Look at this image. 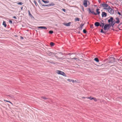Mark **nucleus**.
Instances as JSON below:
<instances>
[{
  "mask_svg": "<svg viewBox=\"0 0 122 122\" xmlns=\"http://www.w3.org/2000/svg\"><path fill=\"white\" fill-rule=\"evenodd\" d=\"M84 24H81L80 25V27L81 28V29H82V27L83 26Z\"/></svg>",
  "mask_w": 122,
  "mask_h": 122,
  "instance_id": "2f4dec72",
  "label": "nucleus"
},
{
  "mask_svg": "<svg viewBox=\"0 0 122 122\" xmlns=\"http://www.w3.org/2000/svg\"><path fill=\"white\" fill-rule=\"evenodd\" d=\"M13 18L15 19H16L17 18L15 16H14L13 17Z\"/></svg>",
  "mask_w": 122,
  "mask_h": 122,
  "instance_id": "4c0bfd02",
  "label": "nucleus"
},
{
  "mask_svg": "<svg viewBox=\"0 0 122 122\" xmlns=\"http://www.w3.org/2000/svg\"><path fill=\"white\" fill-rule=\"evenodd\" d=\"M71 23V22H69L68 23H64L63 24L64 25L66 26H69L70 25V24Z\"/></svg>",
  "mask_w": 122,
  "mask_h": 122,
  "instance_id": "9d476101",
  "label": "nucleus"
},
{
  "mask_svg": "<svg viewBox=\"0 0 122 122\" xmlns=\"http://www.w3.org/2000/svg\"><path fill=\"white\" fill-rule=\"evenodd\" d=\"M82 10H83V11H84V8H83V6H82Z\"/></svg>",
  "mask_w": 122,
  "mask_h": 122,
  "instance_id": "58836bf2",
  "label": "nucleus"
},
{
  "mask_svg": "<svg viewBox=\"0 0 122 122\" xmlns=\"http://www.w3.org/2000/svg\"><path fill=\"white\" fill-rule=\"evenodd\" d=\"M37 28H39L43 29H46L47 28L45 26H38L37 27Z\"/></svg>",
  "mask_w": 122,
  "mask_h": 122,
  "instance_id": "ddd939ff",
  "label": "nucleus"
},
{
  "mask_svg": "<svg viewBox=\"0 0 122 122\" xmlns=\"http://www.w3.org/2000/svg\"><path fill=\"white\" fill-rule=\"evenodd\" d=\"M42 1L43 2V1H44V0H42Z\"/></svg>",
  "mask_w": 122,
  "mask_h": 122,
  "instance_id": "de8ad7c7",
  "label": "nucleus"
},
{
  "mask_svg": "<svg viewBox=\"0 0 122 122\" xmlns=\"http://www.w3.org/2000/svg\"><path fill=\"white\" fill-rule=\"evenodd\" d=\"M72 59H75V60H76V61H78L79 60V59H78L77 58H72Z\"/></svg>",
  "mask_w": 122,
  "mask_h": 122,
  "instance_id": "c756f323",
  "label": "nucleus"
},
{
  "mask_svg": "<svg viewBox=\"0 0 122 122\" xmlns=\"http://www.w3.org/2000/svg\"><path fill=\"white\" fill-rule=\"evenodd\" d=\"M94 61H95L96 62H98L99 61V60L98 58L97 57L95 58H94Z\"/></svg>",
  "mask_w": 122,
  "mask_h": 122,
  "instance_id": "f3484780",
  "label": "nucleus"
},
{
  "mask_svg": "<svg viewBox=\"0 0 122 122\" xmlns=\"http://www.w3.org/2000/svg\"><path fill=\"white\" fill-rule=\"evenodd\" d=\"M49 33L51 34H52L53 33V31L52 30H50L49 31Z\"/></svg>",
  "mask_w": 122,
  "mask_h": 122,
  "instance_id": "c85d7f7f",
  "label": "nucleus"
},
{
  "mask_svg": "<svg viewBox=\"0 0 122 122\" xmlns=\"http://www.w3.org/2000/svg\"><path fill=\"white\" fill-rule=\"evenodd\" d=\"M102 16H105V17H106L107 16V14L104 12H103L102 13Z\"/></svg>",
  "mask_w": 122,
  "mask_h": 122,
  "instance_id": "2eb2a0df",
  "label": "nucleus"
},
{
  "mask_svg": "<svg viewBox=\"0 0 122 122\" xmlns=\"http://www.w3.org/2000/svg\"><path fill=\"white\" fill-rule=\"evenodd\" d=\"M99 9H97L96 10V11L97 13V14H99L100 13V12L99 11Z\"/></svg>",
  "mask_w": 122,
  "mask_h": 122,
  "instance_id": "4be33fe9",
  "label": "nucleus"
},
{
  "mask_svg": "<svg viewBox=\"0 0 122 122\" xmlns=\"http://www.w3.org/2000/svg\"><path fill=\"white\" fill-rule=\"evenodd\" d=\"M89 13H91L94 14L95 15H97V13H95L94 12V11H93V10H91L89 8Z\"/></svg>",
  "mask_w": 122,
  "mask_h": 122,
  "instance_id": "6e6552de",
  "label": "nucleus"
},
{
  "mask_svg": "<svg viewBox=\"0 0 122 122\" xmlns=\"http://www.w3.org/2000/svg\"><path fill=\"white\" fill-rule=\"evenodd\" d=\"M9 22L11 24L12 23V21L10 20H9Z\"/></svg>",
  "mask_w": 122,
  "mask_h": 122,
  "instance_id": "c9c22d12",
  "label": "nucleus"
},
{
  "mask_svg": "<svg viewBox=\"0 0 122 122\" xmlns=\"http://www.w3.org/2000/svg\"><path fill=\"white\" fill-rule=\"evenodd\" d=\"M102 6L103 7H104L103 8L104 9L107 10V8L109 7V5L107 4H102Z\"/></svg>",
  "mask_w": 122,
  "mask_h": 122,
  "instance_id": "423d86ee",
  "label": "nucleus"
},
{
  "mask_svg": "<svg viewBox=\"0 0 122 122\" xmlns=\"http://www.w3.org/2000/svg\"><path fill=\"white\" fill-rule=\"evenodd\" d=\"M94 100V101L95 102H97V99H96L95 98H93V99Z\"/></svg>",
  "mask_w": 122,
  "mask_h": 122,
  "instance_id": "cd10ccee",
  "label": "nucleus"
},
{
  "mask_svg": "<svg viewBox=\"0 0 122 122\" xmlns=\"http://www.w3.org/2000/svg\"><path fill=\"white\" fill-rule=\"evenodd\" d=\"M93 97H92L91 96H90L89 97H87L86 98L89 99H90V100H93Z\"/></svg>",
  "mask_w": 122,
  "mask_h": 122,
  "instance_id": "aec40b11",
  "label": "nucleus"
},
{
  "mask_svg": "<svg viewBox=\"0 0 122 122\" xmlns=\"http://www.w3.org/2000/svg\"><path fill=\"white\" fill-rule=\"evenodd\" d=\"M87 97H82V98H84V99L86 98Z\"/></svg>",
  "mask_w": 122,
  "mask_h": 122,
  "instance_id": "e433bc0d",
  "label": "nucleus"
},
{
  "mask_svg": "<svg viewBox=\"0 0 122 122\" xmlns=\"http://www.w3.org/2000/svg\"><path fill=\"white\" fill-rule=\"evenodd\" d=\"M28 12H29V15H30V16H32V15L31 14V13H30V11H28Z\"/></svg>",
  "mask_w": 122,
  "mask_h": 122,
  "instance_id": "7c9ffc66",
  "label": "nucleus"
},
{
  "mask_svg": "<svg viewBox=\"0 0 122 122\" xmlns=\"http://www.w3.org/2000/svg\"><path fill=\"white\" fill-rule=\"evenodd\" d=\"M41 98H42V99H47V98H46L45 97H43V96L41 97Z\"/></svg>",
  "mask_w": 122,
  "mask_h": 122,
  "instance_id": "bb28decb",
  "label": "nucleus"
},
{
  "mask_svg": "<svg viewBox=\"0 0 122 122\" xmlns=\"http://www.w3.org/2000/svg\"><path fill=\"white\" fill-rule=\"evenodd\" d=\"M54 43L52 42H51L50 43V45L51 46H54Z\"/></svg>",
  "mask_w": 122,
  "mask_h": 122,
  "instance_id": "393cba45",
  "label": "nucleus"
},
{
  "mask_svg": "<svg viewBox=\"0 0 122 122\" xmlns=\"http://www.w3.org/2000/svg\"><path fill=\"white\" fill-rule=\"evenodd\" d=\"M80 20L79 18H76L75 19V21H79Z\"/></svg>",
  "mask_w": 122,
  "mask_h": 122,
  "instance_id": "6ab92c4d",
  "label": "nucleus"
},
{
  "mask_svg": "<svg viewBox=\"0 0 122 122\" xmlns=\"http://www.w3.org/2000/svg\"><path fill=\"white\" fill-rule=\"evenodd\" d=\"M67 80L70 82H71L72 81V80L70 79H67Z\"/></svg>",
  "mask_w": 122,
  "mask_h": 122,
  "instance_id": "473e14b6",
  "label": "nucleus"
},
{
  "mask_svg": "<svg viewBox=\"0 0 122 122\" xmlns=\"http://www.w3.org/2000/svg\"><path fill=\"white\" fill-rule=\"evenodd\" d=\"M55 5L53 3H51L50 4H48V5H46V6H48L51 5Z\"/></svg>",
  "mask_w": 122,
  "mask_h": 122,
  "instance_id": "4468645a",
  "label": "nucleus"
},
{
  "mask_svg": "<svg viewBox=\"0 0 122 122\" xmlns=\"http://www.w3.org/2000/svg\"><path fill=\"white\" fill-rule=\"evenodd\" d=\"M38 0V2H40V0Z\"/></svg>",
  "mask_w": 122,
  "mask_h": 122,
  "instance_id": "a18cd8bd",
  "label": "nucleus"
},
{
  "mask_svg": "<svg viewBox=\"0 0 122 122\" xmlns=\"http://www.w3.org/2000/svg\"><path fill=\"white\" fill-rule=\"evenodd\" d=\"M115 58L113 57H112L110 58L109 59V62L110 63H112L114 61Z\"/></svg>",
  "mask_w": 122,
  "mask_h": 122,
  "instance_id": "0eeeda50",
  "label": "nucleus"
},
{
  "mask_svg": "<svg viewBox=\"0 0 122 122\" xmlns=\"http://www.w3.org/2000/svg\"><path fill=\"white\" fill-rule=\"evenodd\" d=\"M83 32L84 33H86V30L84 29L83 30Z\"/></svg>",
  "mask_w": 122,
  "mask_h": 122,
  "instance_id": "f704fd0d",
  "label": "nucleus"
},
{
  "mask_svg": "<svg viewBox=\"0 0 122 122\" xmlns=\"http://www.w3.org/2000/svg\"><path fill=\"white\" fill-rule=\"evenodd\" d=\"M22 8H23V7H21V9H22Z\"/></svg>",
  "mask_w": 122,
  "mask_h": 122,
  "instance_id": "09e8293b",
  "label": "nucleus"
},
{
  "mask_svg": "<svg viewBox=\"0 0 122 122\" xmlns=\"http://www.w3.org/2000/svg\"><path fill=\"white\" fill-rule=\"evenodd\" d=\"M42 6H46V5H42Z\"/></svg>",
  "mask_w": 122,
  "mask_h": 122,
  "instance_id": "37998d69",
  "label": "nucleus"
},
{
  "mask_svg": "<svg viewBox=\"0 0 122 122\" xmlns=\"http://www.w3.org/2000/svg\"><path fill=\"white\" fill-rule=\"evenodd\" d=\"M100 26L101 27H103L104 26V22L103 21H102L100 23Z\"/></svg>",
  "mask_w": 122,
  "mask_h": 122,
  "instance_id": "1a4fd4ad",
  "label": "nucleus"
},
{
  "mask_svg": "<svg viewBox=\"0 0 122 122\" xmlns=\"http://www.w3.org/2000/svg\"><path fill=\"white\" fill-rule=\"evenodd\" d=\"M101 32L102 33H105V32H104L103 30L102 29H101Z\"/></svg>",
  "mask_w": 122,
  "mask_h": 122,
  "instance_id": "72a5a7b5",
  "label": "nucleus"
},
{
  "mask_svg": "<svg viewBox=\"0 0 122 122\" xmlns=\"http://www.w3.org/2000/svg\"><path fill=\"white\" fill-rule=\"evenodd\" d=\"M56 73L58 74H60L65 77L66 76V75L65 74L64 72L61 71L57 70L56 71Z\"/></svg>",
  "mask_w": 122,
  "mask_h": 122,
  "instance_id": "f257e3e1",
  "label": "nucleus"
},
{
  "mask_svg": "<svg viewBox=\"0 0 122 122\" xmlns=\"http://www.w3.org/2000/svg\"><path fill=\"white\" fill-rule=\"evenodd\" d=\"M62 10H63L65 12V9H62Z\"/></svg>",
  "mask_w": 122,
  "mask_h": 122,
  "instance_id": "79ce46f5",
  "label": "nucleus"
},
{
  "mask_svg": "<svg viewBox=\"0 0 122 122\" xmlns=\"http://www.w3.org/2000/svg\"><path fill=\"white\" fill-rule=\"evenodd\" d=\"M3 25H4V26L5 27H6L7 26V25L6 24V22L5 21H4L3 23Z\"/></svg>",
  "mask_w": 122,
  "mask_h": 122,
  "instance_id": "a211bd4d",
  "label": "nucleus"
},
{
  "mask_svg": "<svg viewBox=\"0 0 122 122\" xmlns=\"http://www.w3.org/2000/svg\"><path fill=\"white\" fill-rule=\"evenodd\" d=\"M91 28H93V25H91Z\"/></svg>",
  "mask_w": 122,
  "mask_h": 122,
  "instance_id": "ea45409f",
  "label": "nucleus"
},
{
  "mask_svg": "<svg viewBox=\"0 0 122 122\" xmlns=\"http://www.w3.org/2000/svg\"><path fill=\"white\" fill-rule=\"evenodd\" d=\"M115 19L116 20V21L115 22H115V23L117 24L119 23L120 22V21L119 18L118 17H117Z\"/></svg>",
  "mask_w": 122,
  "mask_h": 122,
  "instance_id": "f8f14e48",
  "label": "nucleus"
},
{
  "mask_svg": "<svg viewBox=\"0 0 122 122\" xmlns=\"http://www.w3.org/2000/svg\"><path fill=\"white\" fill-rule=\"evenodd\" d=\"M109 27L110 25L108 24H106L104 26L103 29L104 30H108V29H109Z\"/></svg>",
  "mask_w": 122,
  "mask_h": 122,
  "instance_id": "20e7f679",
  "label": "nucleus"
},
{
  "mask_svg": "<svg viewBox=\"0 0 122 122\" xmlns=\"http://www.w3.org/2000/svg\"><path fill=\"white\" fill-rule=\"evenodd\" d=\"M89 2L87 0H84L83 2V5L85 7H86L87 6V2Z\"/></svg>",
  "mask_w": 122,
  "mask_h": 122,
  "instance_id": "39448f33",
  "label": "nucleus"
},
{
  "mask_svg": "<svg viewBox=\"0 0 122 122\" xmlns=\"http://www.w3.org/2000/svg\"><path fill=\"white\" fill-rule=\"evenodd\" d=\"M48 55L50 56H53L54 55V53L52 52H49L48 53Z\"/></svg>",
  "mask_w": 122,
  "mask_h": 122,
  "instance_id": "9b49d317",
  "label": "nucleus"
},
{
  "mask_svg": "<svg viewBox=\"0 0 122 122\" xmlns=\"http://www.w3.org/2000/svg\"><path fill=\"white\" fill-rule=\"evenodd\" d=\"M21 39H23V37H21Z\"/></svg>",
  "mask_w": 122,
  "mask_h": 122,
  "instance_id": "a19ab883",
  "label": "nucleus"
},
{
  "mask_svg": "<svg viewBox=\"0 0 122 122\" xmlns=\"http://www.w3.org/2000/svg\"><path fill=\"white\" fill-rule=\"evenodd\" d=\"M43 2L45 3H49V1L48 0L43 1Z\"/></svg>",
  "mask_w": 122,
  "mask_h": 122,
  "instance_id": "412c9836",
  "label": "nucleus"
},
{
  "mask_svg": "<svg viewBox=\"0 0 122 122\" xmlns=\"http://www.w3.org/2000/svg\"><path fill=\"white\" fill-rule=\"evenodd\" d=\"M4 101H6L7 102H9V103H10L11 104H12V105L13 104L11 102H10V101H7V100H4Z\"/></svg>",
  "mask_w": 122,
  "mask_h": 122,
  "instance_id": "a878e982",
  "label": "nucleus"
},
{
  "mask_svg": "<svg viewBox=\"0 0 122 122\" xmlns=\"http://www.w3.org/2000/svg\"><path fill=\"white\" fill-rule=\"evenodd\" d=\"M113 18L112 17H111L108 20V22L109 23H110V22H111V25L112 26H113L115 22H114V21H113Z\"/></svg>",
  "mask_w": 122,
  "mask_h": 122,
  "instance_id": "f03ea898",
  "label": "nucleus"
},
{
  "mask_svg": "<svg viewBox=\"0 0 122 122\" xmlns=\"http://www.w3.org/2000/svg\"><path fill=\"white\" fill-rule=\"evenodd\" d=\"M72 82H74V81L73 80H72Z\"/></svg>",
  "mask_w": 122,
  "mask_h": 122,
  "instance_id": "c03bdc74",
  "label": "nucleus"
},
{
  "mask_svg": "<svg viewBox=\"0 0 122 122\" xmlns=\"http://www.w3.org/2000/svg\"><path fill=\"white\" fill-rule=\"evenodd\" d=\"M118 13L119 14V15H120V13L118 12Z\"/></svg>",
  "mask_w": 122,
  "mask_h": 122,
  "instance_id": "49530a36",
  "label": "nucleus"
},
{
  "mask_svg": "<svg viewBox=\"0 0 122 122\" xmlns=\"http://www.w3.org/2000/svg\"><path fill=\"white\" fill-rule=\"evenodd\" d=\"M34 3L35 4L36 6H37V5H38V4L37 3L36 1H35V0H34Z\"/></svg>",
  "mask_w": 122,
  "mask_h": 122,
  "instance_id": "b1692460",
  "label": "nucleus"
},
{
  "mask_svg": "<svg viewBox=\"0 0 122 122\" xmlns=\"http://www.w3.org/2000/svg\"><path fill=\"white\" fill-rule=\"evenodd\" d=\"M95 25L96 26H99L100 25V23L98 22H96L95 23Z\"/></svg>",
  "mask_w": 122,
  "mask_h": 122,
  "instance_id": "dca6fc26",
  "label": "nucleus"
},
{
  "mask_svg": "<svg viewBox=\"0 0 122 122\" xmlns=\"http://www.w3.org/2000/svg\"><path fill=\"white\" fill-rule=\"evenodd\" d=\"M17 4H18V5H22L23 4V3L22 2H18V3H17Z\"/></svg>",
  "mask_w": 122,
  "mask_h": 122,
  "instance_id": "5701e85b",
  "label": "nucleus"
},
{
  "mask_svg": "<svg viewBox=\"0 0 122 122\" xmlns=\"http://www.w3.org/2000/svg\"><path fill=\"white\" fill-rule=\"evenodd\" d=\"M109 8L107 9V11H108L109 13H110L111 14H113L114 13V11L109 6Z\"/></svg>",
  "mask_w": 122,
  "mask_h": 122,
  "instance_id": "7ed1b4c3",
  "label": "nucleus"
}]
</instances>
